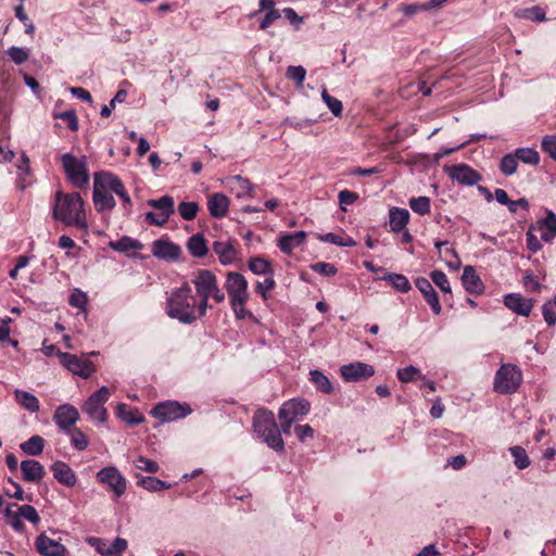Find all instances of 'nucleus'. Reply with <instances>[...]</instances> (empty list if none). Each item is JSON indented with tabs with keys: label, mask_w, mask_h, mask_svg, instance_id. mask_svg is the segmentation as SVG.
Here are the masks:
<instances>
[{
	"label": "nucleus",
	"mask_w": 556,
	"mask_h": 556,
	"mask_svg": "<svg viewBox=\"0 0 556 556\" xmlns=\"http://www.w3.org/2000/svg\"><path fill=\"white\" fill-rule=\"evenodd\" d=\"M188 250L194 257H203L207 253V245L204 237L200 233L193 235L188 240Z\"/></svg>",
	"instance_id": "nucleus-35"
},
{
	"label": "nucleus",
	"mask_w": 556,
	"mask_h": 556,
	"mask_svg": "<svg viewBox=\"0 0 556 556\" xmlns=\"http://www.w3.org/2000/svg\"><path fill=\"white\" fill-rule=\"evenodd\" d=\"M514 457V464L518 469H526L530 465L529 456L526 450L521 446H513L509 448Z\"/></svg>",
	"instance_id": "nucleus-46"
},
{
	"label": "nucleus",
	"mask_w": 556,
	"mask_h": 556,
	"mask_svg": "<svg viewBox=\"0 0 556 556\" xmlns=\"http://www.w3.org/2000/svg\"><path fill=\"white\" fill-rule=\"evenodd\" d=\"M151 414L163 422H169L188 416L191 414V408L187 404L166 401L155 405Z\"/></svg>",
	"instance_id": "nucleus-11"
},
{
	"label": "nucleus",
	"mask_w": 556,
	"mask_h": 556,
	"mask_svg": "<svg viewBox=\"0 0 556 556\" xmlns=\"http://www.w3.org/2000/svg\"><path fill=\"white\" fill-rule=\"evenodd\" d=\"M338 199L340 208L346 212V206L353 204L358 199V194L345 189L339 192Z\"/></svg>",
	"instance_id": "nucleus-58"
},
{
	"label": "nucleus",
	"mask_w": 556,
	"mask_h": 556,
	"mask_svg": "<svg viewBox=\"0 0 556 556\" xmlns=\"http://www.w3.org/2000/svg\"><path fill=\"white\" fill-rule=\"evenodd\" d=\"M199 211L197 202H181L178 205V212L185 220H192L195 218Z\"/></svg>",
	"instance_id": "nucleus-49"
},
{
	"label": "nucleus",
	"mask_w": 556,
	"mask_h": 556,
	"mask_svg": "<svg viewBox=\"0 0 556 556\" xmlns=\"http://www.w3.org/2000/svg\"><path fill=\"white\" fill-rule=\"evenodd\" d=\"M117 417L129 425H139L144 420L137 409H128L126 404L117 406Z\"/></svg>",
	"instance_id": "nucleus-37"
},
{
	"label": "nucleus",
	"mask_w": 556,
	"mask_h": 556,
	"mask_svg": "<svg viewBox=\"0 0 556 556\" xmlns=\"http://www.w3.org/2000/svg\"><path fill=\"white\" fill-rule=\"evenodd\" d=\"M383 279L391 283L394 289L400 292H408L412 288L408 279L401 274H388L383 277Z\"/></svg>",
	"instance_id": "nucleus-43"
},
{
	"label": "nucleus",
	"mask_w": 556,
	"mask_h": 556,
	"mask_svg": "<svg viewBox=\"0 0 556 556\" xmlns=\"http://www.w3.org/2000/svg\"><path fill=\"white\" fill-rule=\"evenodd\" d=\"M415 285L418 288V290L422 293L425 300L430 305L433 313L439 315L441 313V304L439 301V296L430 281L421 277L415 281Z\"/></svg>",
	"instance_id": "nucleus-23"
},
{
	"label": "nucleus",
	"mask_w": 556,
	"mask_h": 556,
	"mask_svg": "<svg viewBox=\"0 0 556 556\" xmlns=\"http://www.w3.org/2000/svg\"><path fill=\"white\" fill-rule=\"evenodd\" d=\"M117 176L110 172L94 174L93 178V204L98 212L112 211L116 202L113 198Z\"/></svg>",
	"instance_id": "nucleus-4"
},
{
	"label": "nucleus",
	"mask_w": 556,
	"mask_h": 556,
	"mask_svg": "<svg viewBox=\"0 0 556 556\" xmlns=\"http://www.w3.org/2000/svg\"><path fill=\"white\" fill-rule=\"evenodd\" d=\"M229 303L249 301V283L243 275L237 271H228L224 285Z\"/></svg>",
	"instance_id": "nucleus-10"
},
{
	"label": "nucleus",
	"mask_w": 556,
	"mask_h": 556,
	"mask_svg": "<svg viewBox=\"0 0 556 556\" xmlns=\"http://www.w3.org/2000/svg\"><path fill=\"white\" fill-rule=\"evenodd\" d=\"M254 432L275 451H282L285 442L278 430L274 414L269 410H257L253 417Z\"/></svg>",
	"instance_id": "nucleus-5"
},
{
	"label": "nucleus",
	"mask_w": 556,
	"mask_h": 556,
	"mask_svg": "<svg viewBox=\"0 0 556 556\" xmlns=\"http://www.w3.org/2000/svg\"><path fill=\"white\" fill-rule=\"evenodd\" d=\"M249 269L255 275L274 276L271 264L263 257H252L249 261Z\"/></svg>",
	"instance_id": "nucleus-40"
},
{
	"label": "nucleus",
	"mask_w": 556,
	"mask_h": 556,
	"mask_svg": "<svg viewBox=\"0 0 556 556\" xmlns=\"http://www.w3.org/2000/svg\"><path fill=\"white\" fill-rule=\"evenodd\" d=\"M463 286L469 293L480 294L483 291V283L472 266H466L462 275Z\"/></svg>",
	"instance_id": "nucleus-30"
},
{
	"label": "nucleus",
	"mask_w": 556,
	"mask_h": 556,
	"mask_svg": "<svg viewBox=\"0 0 556 556\" xmlns=\"http://www.w3.org/2000/svg\"><path fill=\"white\" fill-rule=\"evenodd\" d=\"M340 374L345 381H359L374 376L375 369L371 365L355 362L341 366Z\"/></svg>",
	"instance_id": "nucleus-17"
},
{
	"label": "nucleus",
	"mask_w": 556,
	"mask_h": 556,
	"mask_svg": "<svg viewBox=\"0 0 556 556\" xmlns=\"http://www.w3.org/2000/svg\"><path fill=\"white\" fill-rule=\"evenodd\" d=\"M15 401L30 413H37L40 408L38 399L30 392L15 389L14 390Z\"/></svg>",
	"instance_id": "nucleus-32"
},
{
	"label": "nucleus",
	"mask_w": 556,
	"mask_h": 556,
	"mask_svg": "<svg viewBox=\"0 0 556 556\" xmlns=\"http://www.w3.org/2000/svg\"><path fill=\"white\" fill-rule=\"evenodd\" d=\"M127 98V91L124 89H119L114 98L110 101L109 105H104L101 109V116L102 117H109L112 113V110L115 109L117 103H123Z\"/></svg>",
	"instance_id": "nucleus-50"
},
{
	"label": "nucleus",
	"mask_w": 556,
	"mask_h": 556,
	"mask_svg": "<svg viewBox=\"0 0 556 556\" xmlns=\"http://www.w3.org/2000/svg\"><path fill=\"white\" fill-rule=\"evenodd\" d=\"M542 149L556 162V135L543 137Z\"/></svg>",
	"instance_id": "nucleus-60"
},
{
	"label": "nucleus",
	"mask_w": 556,
	"mask_h": 556,
	"mask_svg": "<svg viewBox=\"0 0 556 556\" xmlns=\"http://www.w3.org/2000/svg\"><path fill=\"white\" fill-rule=\"evenodd\" d=\"M312 270L324 276H333L337 273L334 265L326 262H318L311 266Z\"/></svg>",
	"instance_id": "nucleus-63"
},
{
	"label": "nucleus",
	"mask_w": 556,
	"mask_h": 556,
	"mask_svg": "<svg viewBox=\"0 0 556 556\" xmlns=\"http://www.w3.org/2000/svg\"><path fill=\"white\" fill-rule=\"evenodd\" d=\"M226 186L238 199L254 197V186L249 179L240 175L228 177L226 179Z\"/></svg>",
	"instance_id": "nucleus-21"
},
{
	"label": "nucleus",
	"mask_w": 556,
	"mask_h": 556,
	"mask_svg": "<svg viewBox=\"0 0 556 556\" xmlns=\"http://www.w3.org/2000/svg\"><path fill=\"white\" fill-rule=\"evenodd\" d=\"M71 437V442L73 446L78 451H84L88 446V439L85 435V433L78 429L73 428L70 430V432H66Z\"/></svg>",
	"instance_id": "nucleus-47"
},
{
	"label": "nucleus",
	"mask_w": 556,
	"mask_h": 556,
	"mask_svg": "<svg viewBox=\"0 0 556 556\" xmlns=\"http://www.w3.org/2000/svg\"><path fill=\"white\" fill-rule=\"evenodd\" d=\"M54 117L65 121L71 130L75 131L78 129V119L75 111L68 110L60 114H56Z\"/></svg>",
	"instance_id": "nucleus-62"
},
{
	"label": "nucleus",
	"mask_w": 556,
	"mask_h": 556,
	"mask_svg": "<svg viewBox=\"0 0 556 556\" xmlns=\"http://www.w3.org/2000/svg\"><path fill=\"white\" fill-rule=\"evenodd\" d=\"M53 477L66 486H74L77 482V476L73 469L64 462H55L51 466Z\"/></svg>",
	"instance_id": "nucleus-25"
},
{
	"label": "nucleus",
	"mask_w": 556,
	"mask_h": 556,
	"mask_svg": "<svg viewBox=\"0 0 556 556\" xmlns=\"http://www.w3.org/2000/svg\"><path fill=\"white\" fill-rule=\"evenodd\" d=\"M54 218L66 226L87 229L85 203L79 193L62 194L59 192L53 208Z\"/></svg>",
	"instance_id": "nucleus-2"
},
{
	"label": "nucleus",
	"mask_w": 556,
	"mask_h": 556,
	"mask_svg": "<svg viewBox=\"0 0 556 556\" xmlns=\"http://www.w3.org/2000/svg\"><path fill=\"white\" fill-rule=\"evenodd\" d=\"M522 382V371L515 364H502L496 370L493 390L498 394H513L517 392Z\"/></svg>",
	"instance_id": "nucleus-6"
},
{
	"label": "nucleus",
	"mask_w": 556,
	"mask_h": 556,
	"mask_svg": "<svg viewBox=\"0 0 556 556\" xmlns=\"http://www.w3.org/2000/svg\"><path fill=\"white\" fill-rule=\"evenodd\" d=\"M134 464L137 469L149 473H155L159 471L160 468L156 462L149 459L144 456L137 457Z\"/></svg>",
	"instance_id": "nucleus-52"
},
{
	"label": "nucleus",
	"mask_w": 556,
	"mask_h": 556,
	"mask_svg": "<svg viewBox=\"0 0 556 556\" xmlns=\"http://www.w3.org/2000/svg\"><path fill=\"white\" fill-rule=\"evenodd\" d=\"M210 214L215 218L226 216L229 208V199L224 193H213L207 200Z\"/></svg>",
	"instance_id": "nucleus-27"
},
{
	"label": "nucleus",
	"mask_w": 556,
	"mask_h": 556,
	"mask_svg": "<svg viewBox=\"0 0 556 556\" xmlns=\"http://www.w3.org/2000/svg\"><path fill=\"white\" fill-rule=\"evenodd\" d=\"M21 450L30 456H38L45 447V440L40 435H33L20 445Z\"/></svg>",
	"instance_id": "nucleus-36"
},
{
	"label": "nucleus",
	"mask_w": 556,
	"mask_h": 556,
	"mask_svg": "<svg viewBox=\"0 0 556 556\" xmlns=\"http://www.w3.org/2000/svg\"><path fill=\"white\" fill-rule=\"evenodd\" d=\"M515 16L522 20H528L532 22H544L546 21L545 11L539 7L534 5L531 8L519 9L515 12Z\"/></svg>",
	"instance_id": "nucleus-34"
},
{
	"label": "nucleus",
	"mask_w": 556,
	"mask_h": 556,
	"mask_svg": "<svg viewBox=\"0 0 556 556\" xmlns=\"http://www.w3.org/2000/svg\"><path fill=\"white\" fill-rule=\"evenodd\" d=\"M430 277H431L433 283L437 287H439L441 289V291H443L445 293H450L451 292V287H450V282H448L447 276L443 271H441V270H433L430 274Z\"/></svg>",
	"instance_id": "nucleus-55"
},
{
	"label": "nucleus",
	"mask_w": 556,
	"mask_h": 556,
	"mask_svg": "<svg viewBox=\"0 0 556 556\" xmlns=\"http://www.w3.org/2000/svg\"><path fill=\"white\" fill-rule=\"evenodd\" d=\"M446 172L452 179L462 185L472 186L481 179L480 175L466 164L447 167Z\"/></svg>",
	"instance_id": "nucleus-19"
},
{
	"label": "nucleus",
	"mask_w": 556,
	"mask_h": 556,
	"mask_svg": "<svg viewBox=\"0 0 556 556\" xmlns=\"http://www.w3.org/2000/svg\"><path fill=\"white\" fill-rule=\"evenodd\" d=\"M409 222V212L406 208L391 207L389 210V224L393 232L404 230Z\"/></svg>",
	"instance_id": "nucleus-31"
},
{
	"label": "nucleus",
	"mask_w": 556,
	"mask_h": 556,
	"mask_svg": "<svg viewBox=\"0 0 556 556\" xmlns=\"http://www.w3.org/2000/svg\"><path fill=\"white\" fill-rule=\"evenodd\" d=\"M87 543L92 546L102 556H123L128 547V542L123 538H115L109 543L106 540L97 536L87 539Z\"/></svg>",
	"instance_id": "nucleus-14"
},
{
	"label": "nucleus",
	"mask_w": 556,
	"mask_h": 556,
	"mask_svg": "<svg viewBox=\"0 0 556 556\" xmlns=\"http://www.w3.org/2000/svg\"><path fill=\"white\" fill-rule=\"evenodd\" d=\"M79 419V413L76 407L71 404L60 405L54 413L53 420L56 426L64 432H70L75 428V424Z\"/></svg>",
	"instance_id": "nucleus-16"
},
{
	"label": "nucleus",
	"mask_w": 556,
	"mask_h": 556,
	"mask_svg": "<svg viewBox=\"0 0 556 556\" xmlns=\"http://www.w3.org/2000/svg\"><path fill=\"white\" fill-rule=\"evenodd\" d=\"M515 152L518 160L526 164L536 165L540 162L538 151L532 148H519Z\"/></svg>",
	"instance_id": "nucleus-45"
},
{
	"label": "nucleus",
	"mask_w": 556,
	"mask_h": 556,
	"mask_svg": "<svg viewBox=\"0 0 556 556\" xmlns=\"http://www.w3.org/2000/svg\"><path fill=\"white\" fill-rule=\"evenodd\" d=\"M396 376L397 379L404 383L412 382L416 379H425V376L421 374V371L413 365L400 368L396 372Z\"/></svg>",
	"instance_id": "nucleus-42"
},
{
	"label": "nucleus",
	"mask_w": 556,
	"mask_h": 556,
	"mask_svg": "<svg viewBox=\"0 0 556 556\" xmlns=\"http://www.w3.org/2000/svg\"><path fill=\"white\" fill-rule=\"evenodd\" d=\"M286 76L295 81V84L299 86V87H302L304 80H305V76H306V70L299 65V66H289L287 68V73H286Z\"/></svg>",
	"instance_id": "nucleus-53"
},
{
	"label": "nucleus",
	"mask_w": 556,
	"mask_h": 556,
	"mask_svg": "<svg viewBox=\"0 0 556 556\" xmlns=\"http://www.w3.org/2000/svg\"><path fill=\"white\" fill-rule=\"evenodd\" d=\"M9 58L17 65L25 63L29 58L27 49L21 47H11L7 50Z\"/></svg>",
	"instance_id": "nucleus-51"
},
{
	"label": "nucleus",
	"mask_w": 556,
	"mask_h": 556,
	"mask_svg": "<svg viewBox=\"0 0 556 556\" xmlns=\"http://www.w3.org/2000/svg\"><path fill=\"white\" fill-rule=\"evenodd\" d=\"M306 232L301 230L293 233H281L277 245L286 254H291L293 250L304 244Z\"/></svg>",
	"instance_id": "nucleus-22"
},
{
	"label": "nucleus",
	"mask_w": 556,
	"mask_h": 556,
	"mask_svg": "<svg viewBox=\"0 0 556 556\" xmlns=\"http://www.w3.org/2000/svg\"><path fill=\"white\" fill-rule=\"evenodd\" d=\"M247 303L248 301H240V303H229L237 319H254V315L245 308Z\"/></svg>",
	"instance_id": "nucleus-57"
},
{
	"label": "nucleus",
	"mask_w": 556,
	"mask_h": 556,
	"mask_svg": "<svg viewBox=\"0 0 556 556\" xmlns=\"http://www.w3.org/2000/svg\"><path fill=\"white\" fill-rule=\"evenodd\" d=\"M61 161L67 178L76 188H83L89 184L86 156L76 157L66 153L62 155Z\"/></svg>",
	"instance_id": "nucleus-8"
},
{
	"label": "nucleus",
	"mask_w": 556,
	"mask_h": 556,
	"mask_svg": "<svg viewBox=\"0 0 556 556\" xmlns=\"http://www.w3.org/2000/svg\"><path fill=\"white\" fill-rule=\"evenodd\" d=\"M5 522L16 532H24L25 526L23 519L37 526L40 522V516L36 508L31 505H18L16 503H9L4 510Z\"/></svg>",
	"instance_id": "nucleus-7"
},
{
	"label": "nucleus",
	"mask_w": 556,
	"mask_h": 556,
	"mask_svg": "<svg viewBox=\"0 0 556 556\" xmlns=\"http://www.w3.org/2000/svg\"><path fill=\"white\" fill-rule=\"evenodd\" d=\"M56 355L60 357V362L65 368L81 378H89L96 371L93 363L87 357H78L74 354L61 351H58Z\"/></svg>",
	"instance_id": "nucleus-12"
},
{
	"label": "nucleus",
	"mask_w": 556,
	"mask_h": 556,
	"mask_svg": "<svg viewBox=\"0 0 556 556\" xmlns=\"http://www.w3.org/2000/svg\"><path fill=\"white\" fill-rule=\"evenodd\" d=\"M321 98L324 102L327 104L328 109L332 112L334 116H340L342 113V103L337 98L331 97L326 89L321 92Z\"/></svg>",
	"instance_id": "nucleus-54"
},
{
	"label": "nucleus",
	"mask_w": 556,
	"mask_h": 556,
	"mask_svg": "<svg viewBox=\"0 0 556 556\" xmlns=\"http://www.w3.org/2000/svg\"><path fill=\"white\" fill-rule=\"evenodd\" d=\"M111 391L109 388L101 387L86 400L83 405V412L92 420L105 422L108 419V410L104 407V404L109 401Z\"/></svg>",
	"instance_id": "nucleus-9"
},
{
	"label": "nucleus",
	"mask_w": 556,
	"mask_h": 556,
	"mask_svg": "<svg viewBox=\"0 0 556 556\" xmlns=\"http://www.w3.org/2000/svg\"><path fill=\"white\" fill-rule=\"evenodd\" d=\"M518 166V157L515 154H506L500 163V169L503 174L509 176L516 173Z\"/></svg>",
	"instance_id": "nucleus-48"
},
{
	"label": "nucleus",
	"mask_w": 556,
	"mask_h": 556,
	"mask_svg": "<svg viewBox=\"0 0 556 556\" xmlns=\"http://www.w3.org/2000/svg\"><path fill=\"white\" fill-rule=\"evenodd\" d=\"M281 13L286 16V18L290 22V24L293 26L294 30H299L303 24L304 18L300 16L294 9L292 8H285Z\"/></svg>",
	"instance_id": "nucleus-61"
},
{
	"label": "nucleus",
	"mask_w": 556,
	"mask_h": 556,
	"mask_svg": "<svg viewBox=\"0 0 556 556\" xmlns=\"http://www.w3.org/2000/svg\"><path fill=\"white\" fill-rule=\"evenodd\" d=\"M195 288L201 313H206L211 307L210 300L215 303H223L226 299L224 291L219 288L216 276L207 269H201L191 279Z\"/></svg>",
	"instance_id": "nucleus-3"
},
{
	"label": "nucleus",
	"mask_w": 556,
	"mask_h": 556,
	"mask_svg": "<svg viewBox=\"0 0 556 556\" xmlns=\"http://www.w3.org/2000/svg\"><path fill=\"white\" fill-rule=\"evenodd\" d=\"M97 479L100 483L108 485L116 497H121L126 491L127 481L114 466L102 468L98 471Z\"/></svg>",
	"instance_id": "nucleus-13"
},
{
	"label": "nucleus",
	"mask_w": 556,
	"mask_h": 556,
	"mask_svg": "<svg viewBox=\"0 0 556 556\" xmlns=\"http://www.w3.org/2000/svg\"><path fill=\"white\" fill-rule=\"evenodd\" d=\"M534 225L530 226L529 230L526 233L527 239V248L535 253L542 249V244L540 240L536 238V236L533 233Z\"/></svg>",
	"instance_id": "nucleus-64"
},
{
	"label": "nucleus",
	"mask_w": 556,
	"mask_h": 556,
	"mask_svg": "<svg viewBox=\"0 0 556 556\" xmlns=\"http://www.w3.org/2000/svg\"><path fill=\"white\" fill-rule=\"evenodd\" d=\"M309 407V402L304 399L289 400L280 407L278 418L295 422L308 414Z\"/></svg>",
	"instance_id": "nucleus-15"
},
{
	"label": "nucleus",
	"mask_w": 556,
	"mask_h": 556,
	"mask_svg": "<svg viewBox=\"0 0 556 556\" xmlns=\"http://www.w3.org/2000/svg\"><path fill=\"white\" fill-rule=\"evenodd\" d=\"M35 546L42 556H66L67 549L59 541L50 539L45 533L37 536Z\"/></svg>",
	"instance_id": "nucleus-18"
},
{
	"label": "nucleus",
	"mask_w": 556,
	"mask_h": 556,
	"mask_svg": "<svg viewBox=\"0 0 556 556\" xmlns=\"http://www.w3.org/2000/svg\"><path fill=\"white\" fill-rule=\"evenodd\" d=\"M148 205L159 210L161 213L166 215H172L175 211V202L170 195H163L160 199H151L148 201Z\"/></svg>",
	"instance_id": "nucleus-41"
},
{
	"label": "nucleus",
	"mask_w": 556,
	"mask_h": 556,
	"mask_svg": "<svg viewBox=\"0 0 556 556\" xmlns=\"http://www.w3.org/2000/svg\"><path fill=\"white\" fill-rule=\"evenodd\" d=\"M166 313L179 323L189 325L202 318L206 313H201L198 298L192 294L191 286L188 282L174 289L166 303Z\"/></svg>",
	"instance_id": "nucleus-1"
},
{
	"label": "nucleus",
	"mask_w": 556,
	"mask_h": 556,
	"mask_svg": "<svg viewBox=\"0 0 556 556\" xmlns=\"http://www.w3.org/2000/svg\"><path fill=\"white\" fill-rule=\"evenodd\" d=\"M151 252L160 260L176 261L179 258L181 251L177 244L168 240L159 239L152 243Z\"/></svg>",
	"instance_id": "nucleus-20"
},
{
	"label": "nucleus",
	"mask_w": 556,
	"mask_h": 556,
	"mask_svg": "<svg viewBox=\"0 0 556 556\" xmlns=\"http://www.w3.org/2000/svg\"><path fill=\"white\" fill-rule=\"evenodd\" d=\"M15 16L25 25V33L29 36H33L35 34V25L28 18L22 4L15 8Z\"/></svg>",
	"instance_id": "nucleus-56"
},
{
	"label": "nucleus",
	"mask_w": 556,
	"mask_h": 556,
	"mask_svg": "<svg viewBox=\"0 0 556 556\" xmlns=\"http://www.w3.org/2000/svg\"><path fill=\"white\" fill-rule=\"evenodd\" d=\"M409 207L418 215H427L431 208L430 199L428 197L412 198Z\"/></svg>",
	"instance_id": "nucleus-44"
},
{
	"label": "nucleus",
	"mask_w": 556,
	"mask_h": 556,
	"mask_svg": "<svg viewBox=\"0 0 556 556\" xmlns=\"http://www.w3.org/2000/svg\"><path fill=\"white\" fill-rule=\"evenodd\" d=\"M110 247L118 252L128 253L130 251H138L143 248L142 243L136 239L129 237H123L115 242H111Z\"/></svg>",
	"instance_id": "nucleus-38"
},
{
	"label": "nucleus",
	"mask_w": 556,
	"mask_h": 556,
	"mask_svg": "<svg viewBox=\"0 0 556 556\" xmlns=\"http://www.w3.org/2000/svg\"><path fill=\"white\" fill-rule=\"evenodd\" d=\"M309 381L315 388L323 393L330 394L333 392V387L329 378L320 370L314 369L309 371Z\"/></svg>",
	"instance_id": "nucleus-33"
},
{
	"label": "nucleus",
	"mask_w": 556,
	"mask_h": 556,
	"mask_svg": "<svg viewBox=\"0 0 556 556\" xmlns=\"http://www.w3.org/2000/svg\"><path fill=\"white\" fill-rule=\"evenodd\" d=\"M137 483L149 492H159L170 488V484L155 477H141Z\"/></svg>",
	"instance_id": "nucleus-39"
},
{
	"label": "nucleus",
	"mask_w": 556,
	"mask_h": 556,
	"mask_svg": "<svg viewBox=\"0 0 556 556\" xmlns=\"http://www.w3.org/2000/svg\"><path fill=\"white\" fill-rule=\"evenodd\" d=\"M276 286L274 276H268L264 281H257L255 285V291L260 293L264 300H267V293L271 291Z\"/></svg>",
	"instance_id": "nucleus-59"
},
{
	"label": "nucleus",
	"mask_w": 556,
	"mask_h": 556,
	"mask_svg": "<svg viewBox=\"0 0 556 556\" xmlns=\"http://www.w3.org/2000/svg\"><path fill=\"white\" fill-rule=\"evenodd\" d=\"M23 478L28 482H39L45 476L43 466L35 459H26L21 463Z\"/></svg>",
	"instance_id": "nucleus-28"
},
{
	"label": "nucleus",
	"mask_w": 556,
	"mask_h": 556,
	"mask_svg": "<svg viewBox=\"0 0 556 556\" xmlns=\"http://www.w3.org/2000/svg\"><path fill=\"white\" fill-rule=\"evenodd\" d=\"M534 229L540 231L543 241L551 242L556 237V215L548 211L546 217L540 219Z\"/></svg>",
	"instance_id": "nucleus-29"
},
{
	"label": "nucleus",
	"mask_w": 556,
	"mask_h": 556,
	"mask_svg": "<svg viewBox=\"0 0 556 556\" xmlns=\"http://www.w3.org/2000/svg\"><path fill=\"white\" fill-rule=\"evenodd\" d=\"M504 304L515 313L529 316L532 309V300L526 299L517 293L508 294L504 298Z\"/></svg>",
	"instance_id": "nucleus-24"
},
{
	"label": "nucleus",
	"mask_w": 556,
	"mask_h": 556,
	"mask_svg": "<svg viewBox=\"0 0 556 556\" xmlns=\"http://www.w3.org/2000/svg\"><path fill=\"white\" fill-rule=\"evenodd\" d=\"M213 251L223 265H230L238 260V252L230 241H216L213 243Z\"/></svg>",
	"instance_id": "nucleus-26"
}]
</instances>
